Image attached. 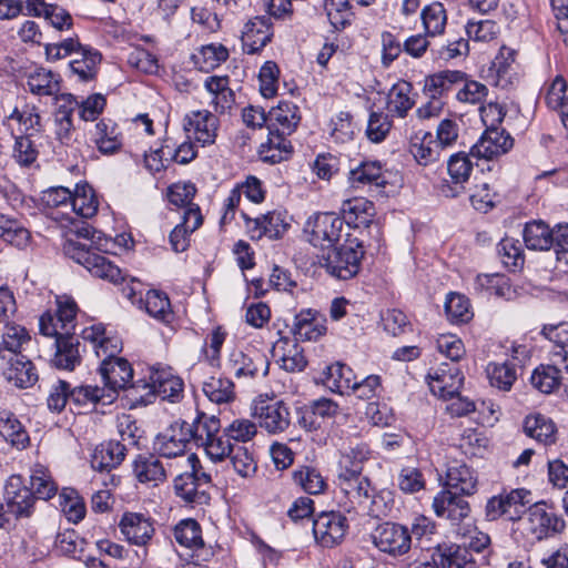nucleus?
I'll return each instance as SVG.
<instances>
[{
    "label": "nucleus",
    "instance_id": "nucleus-60",
    "mask_svg": "<svg viewBox=\"0 0 568 568\" xmlns=\"http://www.w3.org/2000/svg\"><path fill=\"white\" fill-rule=\"evenodd\" d=\"M447 170L453 183L456 185L452 196H456L459 193V189H463V184L468 181L473 171V163L465 153H456L449 158Z\"/></svg>",
    "mask_w": 568,
    "mask_h": 568
},
{
    "label": "nucleus",
    "instance_id": "nucleus-47",
    "mask_svg": "<svg viewBox=\"0 0 568 568\" xmlns=\"http://www.w3.org/2000/svg\"><path fill=\"white\" fill-rule=\"evenodd\" d=\"M268 116L277 129L287 134L293 133L301 121L298 106L290 101L280 102L275 108H272Z\"/></svg>",
    "mask_w": 568,
    "mask_h": 568
},
{
    "label": "nucleus",
    "instance_id": "nucleus-59",
    "mask_svg": "<svg viewBox=\"0 0 568 568\" xmlns=\"http://www.w3.org/2000/svg\"><path fill=\"white\" fill-rule=\"evenodd\" d=\"M369 449L365 444H357L344 452L339 459V474L355 476L362 474L363 463L367 460Z\"/></svg>",
    "mask_w": 568,
    "mask_h": 568
},
{
    "label": "nucleus",
    "instance_id": "nucleus-34",
    "mask_svg": "<svg viewBox=\"0 0 568 568\" xmlns=\"http://www.w3.org/2000/svg\"><path fill=\"white\" fill-rule=\"evenodd\" d=\"M544 336L554 344L549 353V359L554 363H561L568 374V323L558 325H546L542 328Z\"/></svg>",
    "mask_w": 568,
    "mask_h": 568
},
{
    "label": "nucleus",
    "instance_id": "nucleus-40",
    "mask_svg": "<svg viewBox=\"0 0 568 568\" xmlns=\"http://www.w3.org/2000/svg\"><path fill=\"white\" fill-rule=\"evenodd\" d=\"M349 181L353 187L367 185L369 187L381 189L387 183L382 166L377 162H365L356 169L351 170Z\"/></svg>",
    "mask_w": 568,
    "mask_h": 568
},
{
    "label": "nucleus",
    "instance_id": "nucleus-56",
    "mask_svg": "<svg viewBox=\"0 0 568 568\" xmlns=\"http://www.w3.org/2000/svg\"><path fill=\"white\" fill-rule=\"evenodd\" d=\"M61 99L65 101L64 105H60L55 118V134L61 143H68L71 140L73 130L72 111L78 105L75 97L72 94H62Z\"/></svg>",
    "mask_w": 568,
    "mask_h": 568
},
{
    "label": "nucleus",
    "instance_id": "nucleus-46",
    "mask_svg": "<svg viewBox=\"0 0 568 568\" xmlns=\"http://www.w3.org/2000/svg\"><path fill=\"white\" fill-rule=\"evenodd\" d=\"M55 354L53 364L58 368L72 371L79 363V342L73 336H53Z\"/></svg>",
    "mask_w": 568,
    "mask_h": 568
},
{
    "label": "nucleus",
    "instance_id": "nucleus-55",
    "mask_svg": "<svg viewBox=\"0 0 568 568\" xmlns=\"http://www.w3.org/2000/svg\"><path fill=\"white\" fill-rule=\"evenodd\" d=\"M75 58L70 61L71 71L79 77L81 81H89L95 77L97 65L101 61V55L91 49L79 48Z\"/></svg>",
    "mask_w": 568,
    "mask_h": 568
},
{
    "label": "nucleus",
    "instance_id": "nucleus-10",
    "mask_svg": "<svg viewBox=\"0 0 568 568\" xmlns=\"http://www.w3.org/2000/svg\"><path fill=\"white\" fill-rule=\"evenodd\" d=\"M432 507L435 515L448 520L455 530L471 521L468 501L449 489L437 493Z\"/></svg>",
    "mask_w": 568,
    "mask_h": 568
},
{
    "label": "nucleus",
    "instance_id": "nucleus-48",
    "mask_svg": "<svg viewBox=\"0 0 568 568\" xmlns=\"http://www.w3.org/2000/svg\"><path fill=\"white\" fill-rule=\"evenodd\" d=\"M412 85L406 81L395 83L387 95V109L390 114L399 118L406 116L415 101L410 98Z\"/></svg>",
    "mask_w": 568,
    "mask_h": 568
},
{
    "label": "nucleus",
    "instance_id": "nucleus-8",
    "mask_svg": "<svg viewBox=\"0 0 568 568\" xmlns=\"http://www.w3.org/2000/svg\"><path fill=\"white\" fill-rule=\"evenodd\" d=\"M55 315L40 317V331L44 336H73L75 329L77 303L70 296L57 298Z\"/></svg>",
    "mask_w": 568,
    "mask_h": 568
},
{
    "label": "nucleus",
    "instance_id": "nucleus-17",
    "mask_svg": "<svg viewBox=\"0 0 568 568\" xmlns=\"http://www.w3.org/2000/svg\"><path fill=\"white\" fill-rule=\"evenodd\" d=\"M525 524L526 529L538 540L561 532L566 527L565 520L548 513L544 504H535L529 507Z\"/></svg>",
    "mask_w": 568,
    "mask_h": 568
},
{
    "label": "nucleus",
    "instance_id": "nucleus-53",
    "mask_svg": "<svg viewBox=\"0 0 568 568\" xmlns=\"http://www.w3.org/2000/svg\"><path fill=\"white\" fill-rule=\"evenodd\" d=\"M0 434L17 448H24L29 436L20 420L10 412L0 413Z\"/></svg>",
    "mask_w": 568,
    "mask_h": 568
},
{
    "label": "nucleus",
    "instance_id": "nucleus-25",
    "mask_svg": "<svg viewBox=\"0 0 568 568\" xmlns=\"http://www.w3.org/2000/svg\"><path fill=\"white\" fill-rule=\"evenodd\" d=\"M203 223L199 206L184 210L182 221L170 233V244L174 252H184L190 245V235Z\"/></svg>",
    "mask_w": 568,
    "mask_h": 568
},
{
    "label": "nucleus",
    "instance_id": "nucleus-36",
    "mask_svg": "<svg viewBox=\"0 0 568 568\" xmlns=\"http://www.w3.org/2000/svg\"><path fill=\"white\" fill-rule=\"evenodd\" d=\"M93 142L102 154L116 153L122 146V138L116 124L104 119L98 122L93 133Z\"/></svg>",
    "mask_w": 568,
    "mask_h": 568
},
{
    "label": "nucleus",
    "instance_id": "nucleus-29",
    "mask_svg": "<svg viewBox=\"0 0 568 568\" xmlns=\"http://www.w3.org/2000/svg\"><path fill=\"white\" fill-rule=\"evenodd\" d=\"M463 381L464 376L458 368H442L439 372L429 374L428 385L434 395L448 399L458 395Z\"/></svg>",
    "mask_w": 568,
    "mask_h": 568
},
{
    "label": "nucleus",
    "instance_id": "nucleus-19",
    "mask_svg": "<svg viewBox=\"0 0 568 568\" xmlns=\"http://www.w3.org/2000/svg\"><path fill=\"white\" fill-rule=\"evenodd\" d=\"M176 470L173 463L163 464L159 457L152 454L139 455L133 463L135 478L142 484L153 486L163 483L169 474L173 475Z\"/></svg>",
    "mask_w": 568,
    "mask_h": 568
},
{
    "label": "nucleus",
    "instance_id": "nucleus-63",
    "mask_svg": "<svg viewBox=\"0 0 568 568\" xmlns=\"http://www.w3.org/2000/svg\"><path fill=\"white\" fill-rule=\"evenodd\" d=\"M0 237L21 248L28 244L30 233L19 222L0 214Z\"/></svg>",
    "mask_w": 568,
    "mask_h": 568
},
{
    "label": "nucleus",
    "instance_id": "nucleus-32",
    "mask_svg": "<svg viewBox=\"0 0 568 568\" xmlns=\"http://www.w3.org/2000/svg\"><path fill=\"white\" fill-rule=\"evenodd\" d=\"M204 87L211 94V104L215 112L224 114L232 109L235 103L234 92L230 88L229 77H209Z\"/></svg>",
    "mask_w": 568,
    "mask_h": 568
},
{
    "label": "nucleus",
    "instance_id": "nucleus-62",
    "mask_svg": "<svg viewBox=\"0 0 568 568\" xmlns=\"http://www.w3.org/2000/svg\"><path fill=\"white\" fill-rule=\"evenodd\" d=\"M294 483L311 495H317L325 490L326 481L322 474L308 466L301 467L293 473Z\"/></svg>",
    "mask_w": 568,
    "mask_h": 568
},
{
    "label": "nucleus",
    "instance_id": "nucleus-15",
    "mask_svg": "<svg viewBox=\"0 0 568 568\" xmlns=\"http://www.w3.org/2000/svg\"><path fill=\"white\" fill-rule=\"evenodd\" d=\"M217 129V118L207 110L192 111L184 118V130L187 138L202 146L214 143Z\"/></svg>",
    "mask_w": 568,
    "mask_h": 568
},
{
    "label": "nucleus",
    "instance_id": "nucleus-26",
    "mask_svg": "<svg viewBox=\"0 0 568 568\" xmlns=\"http://www.w3.org/2000/svg\"><path fill=\"white\" fill-rule=\"evenodd\" d=\"M292 333L295 341H317L326 333L325 320L312 310L301 311L294 317Z\"/></svg>",
    "mask_w": 568,
    "mask_h": 568
},
{
    "label": "nucleus",
    "instance_id": "nucleus-24",
    "mask_svg": "<svg viewBox=\"0 0 568 568\" xmlns=\"http://www.w3.org/2000/svg\"><path fill=\"white\" fill-rule=\"evenodd\" d=\"M272 26L268 17H255L248 20L242 31V42L247 53L254 54L272 39Z\"/></svg>",
    "mask_w": 568,
    "mask_h": 568
},
{
    "label": "nucleus",
    "instance_id": "nucleus-43",
    "mask_svg": "<svg viewBox=\"0 0 568 568\" xmlns=\"http://www.w3.org/2000/svg\"><path fill=\"white\" fill-rule=\"evenodd\" d=\"M27 84L30 92L38 97H51L60 91L59 75L43 68L30 72Z\"/></svg>",
    "mask_w": 568,
    "mask_h": 568
},
{
    "label": "nucleus",
    "instance_id": "nucleus-57",
    "mask_svg": "<svg viewBox=\"0 0 568 568\" xmlns=\"http://www.w3.org/2000/svg\"><path fill=\"white\" fill-rule=\"evenodd\" d=\"M486 374L490 385L504 392H508L517 379L515 366L508 362L489 363L486 367Z\"/></svg>",
    "mask_w": 568,
    "mask_h": 568
},
{
    "label": "nucleus",
    "instance_id": "nucleus-7",
    "mask_svg": "<svg viewBox=\"0 0 568 568\" xmlns=\"http://www.w3.org/2000/svg\"><path fill=\"white\" fill-rule=\"evenodd\" d=\"M341 490L348 497L349 501L375 517L386 515L385 505H382V498L374 496L371 483L362 474L355 476L338 475Z\"/></svg>",
    "mask_w": 568,
    "mask_h": 568
},
{
    "label": "nucleus",
    "instance_id": "nucleus-3",
    "mask_svg": "<svg viewBox=\"0 0 568 568\" xmlns=\"http://www.w3.org/2000/svg\"><path fill=\"white\" fill-rule=\"evenodd\" d=\"M191 442V429L185 420H175L154 440V450L168 459H175L173 467L176 469L192 468L199 463L195 454L186 455L187 445Z\"/></svg>",
    "mask_w": 568,
    "mask_h": 568
},
{
    "label": "nucleus",
    "instance_id": "nucleus-31",
    "mask_svg": "<svg viewBox=\"0 0 568 568\" xmlns=\"http://www.w3.org/2000/svg\"><path fill=\"white\" fill-rule=\"evenodd\" d=\"M341 211L343 213L344 223L347 225L354 224L356 227L369 226L375 215L373 202L362 196L343 201Z\"/></svg>",
    "mask_w": 568,
    "mask_h": 568
},
{
    "label": "nucleus",
    "instance_id": "nucleus-4",
    "mask_svg": "<svg viewBox=\"0 0 568 568\" xmlns=\"http://www.w3.org/2000/svg\"><path fill=\"white\" fill-rule=\"evenodd\" d=\"M149 379V383L143 382L142 385H136L129 390L128 399L131 406L146 405L151 403L154 395L174 402L183 389V382L170 368L153 367Z\"/></svg>",
    "mask_w": 568,
    "mask_h": 568
},
{
    "label": "nucleus",
    "instance_id": "nucleus-11",
    "mask_svg": "<svg viewBox=\"0 0 568 568\" xmlns=\"http://www.w3.org/2000/svg\"><path fill=\"white\" fill-rule=\"evenodd\" d=\"M373 542L381 551L398 557L409 551L412 535L405 526L395 523H384L375 529Z\"/></svg>",
    "mask_w": 568,
    "mask_h": 568
},
{
    "label": "nucleus",
    "instance_id": "nucleus-28",
    "mask_svg": "<svg viewBox=\"0 0 568 568\" xmlns=\"http://www.w3.org/2000/svg\"><path fill=\"white\" fill-rule=\"evenodd\" d=\"M30 342L31 336L23 326L14 323L6 324L0 342V363L3 364L7 358L22 354Z\"/></svg>",
    "mask_w": 568,
    "mask_h": 568
},
{
    "label": "nucleus",
    "instance_id": "nucleus-21",
    "mask_svg": "<svg viewBox=\"0 0 568 568\" xmlns=\"http://www.w3.org/2000/svg\"><path fill=\"white\" fill-rule=\"evenodd\" d=\"M4 499L8 511L19 517L30 514L34 496L31 489L24 486L21 476L12 475L4 486Z\"/></svg>",
    "mask_w": 568,
    "mask_h": 568
},
{
    "label": "nucleus",
    "instance_id": "nucleus-61",
    "mask_svg": "<svg viewBox=\"0 0 568 568\" xmlns=\"http://www.w3.org/2000/svg\"><path fill=\"white\" fill-rule=\"evenodd\" d=\"M59 505L67 519L71 523L77 524L85 516L84 501L74 489H62L59 495Z\"/></svg>",
    "mask_w": 568,
    "mask_h": 568
},
{
    "label": "nucleus",
    "instance_id": "nucleus-45",
    "mask_svg": "<svg viewBox=\"0 0 568 568\" xmlns=\"http://www.w3.org/2000/svg\"><path fill=\"white\" fill-rule=\"evenodd\" d=\"M144 304L146 313L153 318L170 324L174 320V313L171 307L168 295L158 290H150L145 294V298H139Z\"/></svg>",
    "mask_w": 568,
    "mask_h": 568
},
{
    "label": "nucleus",
    "instance_id": "nucleus-9",
    "mask_svg": "<svg viewBox=\"0 0 568 568\" xmlns=\"http://www.w3.org/2000/svg\"><path fill=\"white\" fill-rule=\"evenodd\" d=\"M530 491L524 488L513 489L488 499L485 508L486 518L490 521L505 517L508 520L520 518L524 507L529 500Z\"/></svg>",
    "mask_w": 568,
    "mask_h": 568
},
{
    "label": "nucleus",
    "instance_id": "nucleus-20",
    "mask_svg": "<svg viewBox=\"0 0 568 568\" xmlns=\"http://www.w3.org/2000/svg\"><path fill=\"white\" fill-rule=\"evenodd\" d=\"M7 363H0V372L3 377L18 388H28L38 381V373L33 363L27 356L19 354L7 358Z\"/></svg>",
    "mask_w": 568,
    "mask_h": 568
},
{
    "label": "nucleus",
    "instance_id": "nucleus-37",
    "mask_svg": "<svg viewBox=\"0 0 568 568\" xmlns=\"http://www.w3.org/2000/svg\"><path fill=\"white\" fill-rule=\"evenodd\" d=\"M323 382L332 392L346 394L357 385V376L351 367L335 363L325 368Z\"/></svg>",
    "mask_w": 568,
    "mask_h": 568
},
{
    "label": "nucleus",
    "instance_id": "nucleus-38",
    "mask_svg": "<svg viewBox=\"0 0 568 568\" xmlns=\"http://www.w3.org/2000/svg\"><path fill=\"white\" fill-rule=\"evenodd\" d=\"M70 206L78 216L93 217L99 209V200L92 186L88 183H78L71 193Z\"/></svg>",
    "mask_w": 568,
    "mask_h": 568
},
{
    "label": "nucleus",
    "instance_id": "nucleus-12",
    "mask_svg": "<svg viewBox=\"0 0 568 568\" xmlns=\"http://www.w3.org/2000/svg\"><path fill=\"white\" fill-rule=\"evenodd\" d=\"M348 529V521L337 511L320 514L313 521V535L318 545L331 548L343 541Z\"/></svg>",
    "mask_w": 568,
    "mask_h": 568
},
{
    "label": "nucleus",
    "instance_id": "nucleus-64",
    "mask_svg": "<svg viewBox=\"0 0 568 568\" xmlns=\"http://www.w3.org/2000/svg\"><path fill=\"white\" fill-rule=\"evenodd\" d=\"M175 540L183 547L196 548L203 545L201 527L194 519H184L174 528Z\"/></svg>",
    "mask_w": 568,
    "mask_h": 568
},
{
    "label": "nucleus",
    "instance_id": "nucleus-5",
    "mask_svg": "<svg viewBox=\"0 0 568 568\" xmlns=\"http://www.w3.org/2000/svg\"><path fill=\"white\" fill-rule=\"evenodd\" d=\"M363 256L364 251L359 240L357 237H346L342 245L322 254L321 265L333 277L349 280L358 273Z\"/></svg>",
    "mask_w": 568,
    "mask_h": 568
},
{
    "label": "nucleus",
    "instance_id": "nucleus-18",
    "mask_svg": "<svg viewBox=\"0 0 568 568\" xmlns=\"http://www.w3.org/2000/svg\"><path fill=\"white\" fill-rule=\"evenodd\" d=\"M514 145V139L504 129L486 128L480 139L471 148L478 159L493 160L506 154Z\"/></svg>",
    "mask_w": 568,
    "mask_h": 568
},
{
    "label": "nucleus",
    "instance_id": "nucleus-58",
    "mask_svg": "<svg viewBox=\"0 0 568 568\" xmlns=\"http://www.w3.org/2000/svg\"><path fill=\"white\" fill-rule=\"evenodd\" d=\"M30 489L34 497L48 500L58 491L51 474L41 465H37L30 476Z\"/></svg>",
    "mask_w": 568,
    "mask_h": 568
},
{
    "label": "nucleus",
    "instance_id": "nucleus-35",
    "mask_svg": "<svg viewBox=\"0 0 568 568\" xmlns=\"http://www.w3.org/2000/svg\"><path fill=\"white\" fill-rule=\"evenodd\" d=\"M524 432L536 442L550 446L557 440L555 423L539 413L528 415L524 420Z\"/></svg>",
    "mask_w": 568,
    "mask_h": 568
},
{
    "label": "nucleus",
    "instance_id": "nucleus-44",
    "mask_svg": "<svg viewBox=\"0 0 568 568\" xmlns=\"http://www.w3.org/2000/svg\"><path fill=\"white\" fill-rule=\"evenodd\" d=\"M560 366L561 363L554 362L538 366L530 378L532 386L544 394L558 389L562 381Z\"/></svg>",
    "mask_w": 568,
    "mask_h": 568
},
{
    "label": "nucleus",
    "instance_id": "nucleus-50",
    "mask_svg": "<svg viewBox=\"0 0 568 568\" xmlns=\"http://www.w3.org/2000/svg\"><path fill=\"white\" fill-rule=\"evenodd\" d=\"M420 19L426 34L430 37L444 33L447 24V12L442 2L435 1L422 9Z\"/></svg>",
    "mask_w": 568,
    "mask_h": 568
},
{
    "label": "nucleus",
    "instance_id": "nucleus-33",
    "mask_svg": "<svg viewBox=\"0 0 568 568\" xmlns=\"http://www.w3.org/2000/svg\"><path fill=\"white\" fill-rule=\"evenodd\" d=\"M125 454V444L115 440L102 443L94 449L91 466L100 471L110 470L123 462Z\"/></svg>",
    "mask_w": 568,
    "mask_h": 568
},
{
    "label": "nucleus",
    "instance_id": "nucleus-13",
    "mask_svg": "<svg viewBox=\"0 0 568 568\" xmlns=\"http://www.w3.org/2000/svg\"><path fill=\"white\" fill-rule=\"evenodd\" d=\"M246 230L252 240H260L266 236L276 240L283 236L290 224L286 212L272 211L258 217L252 219L242 212Z\"/></svg>",
    "mask_w": 568,
    "mask_h": 568
},
{
    "label": "nucleus",
    "instance_id": "nucleus-1",
    "mask_svg": "<svg viewBox=\"0 0 568 568\" xmlns=\"http://www.w3.org/2000/svg\"><path fill=\"white\" fill-rule=\"evenodd\" d=\"M110 240L89 225L77 231V239L67 237L63 252L78 264L85 267L92 276L119 283L122 272L114 263L99 252H106Z\"/></svg>",
    "mask_w": 568,
    "mask_h": 568
},
{
    "label": "nucleus",
    "instance_id": "nucleus-22",
    "mask_svg": "<svg viewBox=\"0 0 568 568\" xmlns=\"http://www.w3.org/2000/svg\"><path fill=\"white\" fill-rule=\"evenodd\" d=\"M119 527L126 540L138 546L146 545L155 531L151 518L140 513H125Z\"/></svg>",
    "mask_w": 568,
    "mask_h": 568
},
{
    "label": "nucleus",
    "instance_id": "nucleus-54",
    "mask_svg": "<svg viewBox=\"0 0 568 568\" xmlns=\"http://www.w3.org/2000/svg\"><path fill=\"white\" fill-rule=\"evenodd\" d=\"M203 393L216 404H227L234 400V384L230 378L222 376H212L203 383Z\"/></svg>",
    "mask_w": 568,
    "mask_h": 568
},
{
    "label": "nucleus",
    "instance_id": "nucleus-16",
    "mask_svg": "<svg viewBox=\"0 0 568 568\" xmlns=\"http://www.w3.org/2000/svg\"><path fill=\"white\" fill-rule=\"evenodd\" d=\"M230 373L236 377L265 376L268 372V361L256 349H233L227 359Z\"/></svg>",
    "mask_w": 568,
    "mask_h": 568
},
{
    "label": "nucleus",
    "instance_id": "nucleus-49",
    "mask_svg": "<svg viewBox=\"0 0 568 568\" xmlns=\"http://www.w3.org/2000/svg\"><path fill=\"white\" fill-rule=\"evenodd\" d=\"M555 229L551 230L542 221H534L527 223L524 229V241L529 250L544 251L551 248L552 234Z\"/></svg>",
    "mask_w": 568,
    "mask_h": 568
},
{
    "label": "nucleus",
    "instance_id": "nucleus-41",
    "mask_svg": "<svg viewBox=\"0 0 568 568\" xmlns=\"http://www.w3.org/2000/svg\"><path fill=\"white\" fill-rule=\"evenodd\" d=\"M463 80H465L464 72L458 70H445L427 77L425 79L424 91L429 98L439 99V97L450 91Z\"/></svg>",
    "mask_w": 568,
    "mask_h": 568
},
{
    "label": "nucleus",
    "instance_id": "nucleus-23",
    "mask_svg": "<svg viewBox=\"0 0 568 568\" xmlns=\"http://www.w3.org/2000/svg\"><path fill=\"white\" fill-rule=\"evenodd\" d=\"M273 355L281 368L290 373L302 372L307 364L303 348L297 341L281 337L273 345Z\"/></svg>",
    "mask_w": 568,
    "mask_h": 568
},
{
    "label": "nucleus",
    "instance_id": "nucleus-6",
    "mask_svg": "<svg viewBox=\"0 0 568 568\" xmlns=\"http://www.w3.org/2000/svg\"><path fill=\"white\" fill-rule=\"evenodd\" d=\"M308 242L320 247L323 253L342 245L346 237H352L345 232L344 220L334 213H321L310 220L305 227Z\"/></svg>",
    "mask_w": 568,
    "mask_h": 568
},
{
    "label": "nucleus",
    "instance_id": "nucleus-14",
    "mask_svg": "<svg viewBox=\"0 0 568 568\" xmlns=\"http://www.w3.org/2000/svg\"><path fill=\"white\" fill-rule=\"evenodd\" d=\"M252 416L270 434L283 433L291 424L290 409L282 400L256 403L252 408Z\"/></svg>",
    "mask_w": 568,
    "mask_h": 568
},
{
    "label": "nucleus",
    "instance_id": "nucleus-42",
    "mask_svg": "<svg viewBox=\"0 0 568 568\" xmlns=\"http://www.w3.org/2000/svg\"><path fill=\"white\" fill-rule=\"evenodd\" d=\"M460 550L456 545H438L432 552L430 561H414L406 568H458Z\"/></svg>",
    "mask_w": 568,
    "mask_h": 568
},
{
    "label": "nucleus",
    "instance_id": "nucleus-39",
    "mask_svg": "<svg viewBox=\"0 0 568 568\" xmlns=\"http://www.w3.org/2000/svg\"><path fill=\"white\" fill-rule=\"evenodd\" d=\"M285 135L288 134L277 128L275 131H270L266 141L258 148V155L263 162L278 163L284 160V154L291 152L292 146Z\"/></svg>",
    "mask_w": 568,
    "mask_h": 568
},
{
    "label": "nucleus",
    "instance_id": "nucleus-51",
    "mask_svg": "<svg viewBox=\"0 0 568 568\" xmlns=\"http://www.w3.org/2000/svg\"><path fill=\"white\" fill-rule=\"evenodd\" d=\"M184 468V473L178 474L174 479V489L179 497L189 504H202L206 499V495L203 491H199L197 477L194 474L195 469Z\"/></svg>",
    "mask_w": 568,
    "mask_h": 568
},
{
    "label": "nucleus",
    "instance_id": "nucleus-27",
    "mask_svg": "<svg viewBox=\"0 0 568 568\" xmlns=\"http://www.w3.org/2000/svg\"><path fill=\"white\" fill-rule=\"evenodd\" d=\"M442 149L428 131L419 130L409 139V152L419 165L427 166L440 159Z\"/></svg>",
    "mask_w": 568,
    "mask_h": 568
},
{
    "label": "nucleus",
    "instance_id": "nucleus-30",
    "mask_svg": "<svg viewBox=\"0 0 568 568\" xmlns=\"http://www.w3.org/2000/svg\"><path fill=\"white\" fill-rule=\"evenodd\" d=\"M445 486L456 495L470 496L477 490V478L469 467L455 462L446 470Z\"/></svg>",
    "mask_w": 568,
    "mask_h": 568
},
{
    "label": "nucleus",
    "instance_id": "nucleus-2",
    "mask_svg": "<svg viewBox=\"0 0 568 568\" xmlns=\"http://www.w3.org/2000/svg\"><path fill=\"white\" fill-rule=\"evenodd\" d=\"M99 371L104 386L84 385L75 388L71 394L77 400L106 405L115 399L119 390H125L128 396L132 387L143 384L139 381L130 385L133 378V368L123 357L103 358Z\"/></svg>",
    "mask_w": 568,
    "mask_h": 568
},
{
    "label": "nucleus",
    "instance_id": "nucleus-52",
    "mask_svg": "<svg viewBox=\"0 0 568 568\" xmlns=\"http://www.w3.org/2000/svg\"><path fill=\"white\" fill-rule=\"evenodd\" d=\"M187 426L191 429V440L200 447L221 430L220 419L205 413H199Z\"/></svg>",
    "mask_w": 568,
    "mask_h": 568
}]
</instances>
